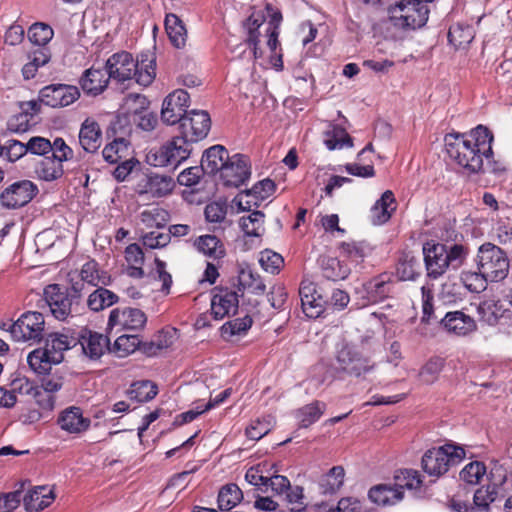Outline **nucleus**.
<instances>
[{
	"label": "nucleus",
	"instance_id": "58",
	"mask_svg": "<svg viewBox=\"0 0 512 512\" xmlns=\"http://www.w3.org/2000/svg\"><path fill=\"white\" fill-rule=\"evenodd\" d=\"M347 130H332V133L327 134L325 145L329 150H340L343 148H350L353 146V139Z\"/></svg>",
	"mask_w": 512,
	"mask_h": 512
},
{
	"label": "nucleus",
	"instance_id": "27",
	"mask_svg": "<svg viewBox=\"0 0 512 512\" xmlns=\"http://www.w3.org/2000/svg\"><path fill=\"white\" fill-rule=\"evenodd\" d=\"M60 428L68 433L78 434L90 427V419L83 416L79 407L71 406L63 410L57 419Z\"/></svg>",
	"mask_w": 512,
	"mask_h": 512
},
{
	"label": "nucleus",
	"instance_id": "15",
	"mask_svg": "<svg viewBox=\"0 0 512 512\" xmlns=\"http://www.w3.org/2000/svg\"><path fill=\"white\" fill-rule=\"evenodd\" d=\"M39 192L35 183L20 180L9 185L0 195L1 204L10 209L27 205Z\"/></svg>",
	"mask_w": 512,
	"mask_h": 512
},
{
	"label": "nucleus",
	"instance_id": "22",
	"mask_svg": "<svg viewBox=\"0 0 512 512\" xmlns=\"http://www.w3.org/2000/svg\"><path fill=\"white\" fill-rule=\"evenodd\" d=\"M175 187L174 179L168 175L151 173L145 175L136 186L139 195L160 198L169 195Z\"/></svg>",
	"mask_w": 512,
	"mask_h": 512
},
{
	"label": "nucleus",
	"instance_id": "60",
	"mask_svg": "<svg viewBox=\"0 0 512 512\" xmlns=\"http://www.w3.org/2000/svg\"><path fill=\"white\" fill-rule=\"evenodd\" d=\"M259 262L261 267L266 272H269L271 274H277L279 273L281 267L284 264V259L280 254L276 252H273L271 250H265L261 252Z\"/></svg>",
	"mask_w": 512,
	"mask_h": 512
},
{
	"label": "nucleus",
	"instance_id": "6",
	"mask_svg": "<svg viewBox=\"0 0 512 512\" xmlns=\"http://www.w3.org/2000/svg\"><path fill=\"white\" fill-rule=\"evenodd\" d=\"M135 100L139 101L140 109L121 114L107 112L96 117H88L80 128H127L133 125L136 128H155L158 123L157 115L144 107L147 103L146 97L136 95Z\"/></svg>",
	"mask_w": 512,
	"mask_h": 512
},
{
	"label": "nucleus",
	"instance_id": "10",
	"mask_svg": "<svg viewBox=\"0 0 512 512\" xmlns=\"http://www.w3.org/2000/svg\"><path fill=\"white\" fill-rule=\"evenodd\" d=\"M428 2L423 0H401L388 9L391 24L402 29H417L424 26L429 17Z\"/></svg>",
	"mask_w": 512,
	"mask_h": 512
},
{
	"label": "nucleus",
	"instance_id": "40",
	"mask_svg": "<svg viewBox=\"0 0 512 512\" xmlns=\"http://www.w3.org/2000/svg\"><path fill=\"white\" fill-rule=\"evenodd\" d=\"M131 144L129 140L124 137L115 138L111 143L107 144L103 151L104 159L112 164H116L122 159L130 155Z\"/></svg>",
	"mask_w": 512,
	"mask_h": 512
},
{
	"label": "nucleus",
	"instance_id": "38",
	"mask_svg": "<svg viewBox=\"0 0 512 512\" xmlns=\"http://www.w3.org/2000/svg\"><path fill=\"white\" fill-rule=\"evenodd\" d=\"M118 301V295L106 289V286H100L89 294L87 306L91 311L98 312L116 304Z\"/></svg>",
	"mask_w": 512,
	"mask_h": 512
},
{
	"label": "nucleus",
	"instance_id": "59",
	"mask_svg": "<svg viewBox=\"0 0 512 512\" xmlns=\"http://www.w3.org/2000/svg\"><path fill=\"white\" fill-rule=\"evenodd\" d=\"M265 22V15L262 11L253 12L244 22V27L247 30V42L260 41L259 28Z\"/></svg>",
	"mask_w": 512,
	"mask_h": 512
},
{
	"label": "nucleus",
	"instance_id": "46",
	"mask_svg": "<svg viewBox=\"0 0 512 512\" xmlns=\"http://www.w3.org/2000/svg\"><path fill=\"white\" fill-rule=\"evenodd\" d=\"M265 214L255 210L248 216H242L239 221L240 228L247 236L259 237L264 232Z\"/></svg>",
	"mask_w": 512,
	"mask_h": 512
},
{
	"label": "nucleus",
	"instance_id": "34",
	"mask_svg": "<svg viewBox=\"0 0 512 512\" xmlns=\"http://www.w3.org/2000/svg\"><path fill=\"white\" fill-rule=\"evenodd\" d=\"M396 208L397 204L393 192L386 190L372 207L373 222L375 224L386 223L391 218Z\"/></svg>",
	"mask_w": 512,
	"mask_h": 512
},
{
	"label": "nucleus",
	"instance_id": "21",
	"mask_svg": "<svg viewBox=\"0 0 512 512\" xmlns=\"http://www.w3.org/2000/svg\"><path fill=\"white\" fill-rule=\"evenodd\" d=\"M248 158L241 154L233 155L220 171L223 184L227 187H239L250 177Z\"/></svg>",
	"mask_w": 512,
	"mask_h": 512
},
{
	"label": "nucleus",
	"instance_id": "57",
	"mask_svg": "<svg viewBox=\"0 0 512 512\" xmlns=\"http://www.w3.org/2000/svg\"><path fill=\"white\" fill-rule=\"evenodd\" d=\"M486 473L483 462L473 461L468 463L460 472V478L467 484L476 485Z\"/></svg>",
	"mask_w": 512,
	"mask_h": 512
},
{
	"label": "nucleus",
	"instance_id": "61",
	"mask_svg": "<svg viewBox=\"0 0 512 512\" xmlns=\"http://www.w3.org/2000/svg\"><path fill=\"white\" fill-rule=\"evenodd\" d=\"M271 421L269 419L257 418L246 427L245 434L250 440H260L271 430Z\"/></svg>",
	"mask_w": 512,
	"mask_h": 512
},
{
	"label": "nucleus",
	"instance_id": "13",
	"mask_svg": "<svg viewBox=\"0 0 512 512\" xmlns=\"http://www.w3.org/2000/svg\"><path fill=\"white\" fill-rule=\"evenodd\" d=\"M70 291L82 296L92 287L109 286L112 283V276L103 270L95 259H89L81 269L70 274Z\"/></svg>",
	"mask_w": 512,
	"mask_h": 512
},
{
	"label": "nucleus",
	"instance_id": "3",
	"mask_svg": "<svg viewBox=\"0 0 512 512\" xmlns=\"http://www.w3.org/2000/svg\"><path fill=\"white\" fill-rule=\"evenodd\" d=\"M422 252L427 276L435 280L450 268L459 269L469 255V247L460 243L447 245L429 240L423 244Z\"/></svg>",
	"mask_w": 512,
	"mask_h": 512
},
{
	"label": "nucleus",
	"instance_id": "36",
	"mask_svg": "<svg viewBox=\"0 0 512 512\" xmlns=\"http://www.w3.org/2000/svg\"><path fill=\"white\" fill-rule=\"evenodd\" d=\"M321 272L325 279L336 282L345 280L351 270L344 261L336 257L324 256L321 258Z\"/></svg>",
	"mask_w": 512,
	"mask_h": 512
},
{
	"label": "nucleus",
	"instance_id": "35",
	"mask_svg": "<svg viewBox=\"0 0 512 512\" xmlns=\"http://www.w3.org/2000/svg\"><path fill=\"white\" fill-rule=\"evenodd\" d=\"M174 334L170 330L162 329L158 331L151 340L142 341L140 352L147 357L158 355L162 350L169 348L173 344Z\"/></svg>",
	"mask_w": 512,
	"mask_h": 512
},
{
	"label": "nucleus",
	"instance_id": "30",
	"mask_svg": "<svg viewBox=\"0 0 512 512\" xmlns=\"http://www.w3.org/2000/svg\"><path fill=\"white\" fill-rule=\"evenodd\" d=\"M109 79L105 70L92 67L84 71L80 86L86 94L97 96L106 89Z\"/></svg>",
	"mask_w": 512,
	"mask_h": 512
},
{
	"label": "nucleus",
	"instance_id": "19",
	"mask_svg": "<svg viewBox=\"0 0 512 512\" xmlns=\"http://www.w3.org/2000/svg\"><path fill=\"white\" fill-rule=\"evenodd\" d=\"M52 368L45 373H39L43 375L41 378V389L38 388L34 391V397L38 405L44 410H52L55 406L54 393L59 391L64 383V377L58 370L51 372Z\"/></svg>",
	"mask_w": 512,
	"mask_h": 512
},
{
	"label": "nucleus",
	"instance_id": "47",
	"mask_svg": "<svg viewBox=\"0 0 512 512\" xmlns=\"http://www.w3.org/2000/svg\"><path fill=\"white\" fill-rule=\"evenodd\" d=\"M238 285L253 294H263L266 289L262 278L251 269H242L238 275Z\"/></svg>",
	"mask_w": 512,
	"mask_h": 512
},
{
	"label": "nucleus",
	"instance_id": "12",
	"mask_svg": "<svg viewBox=\"0 0 512 512\" xmlns=\"http://www.w3.org/2000/svg\"><path fill=\"white\" fill-rule=\"evenodd\" d=\"M80 299L81 296L76 297V293H69L59 284H49L43 290V301L52 316L59 321H65L73 312H77Z\"/></svg>",
	"mask_w": 512,
	"mask_h": 512
},
{
	"label": "nucleus",
	"instance_id": "44",
	"mask_svg": "<svg viewBox=\"0 0 512 512\" xmlns=\"http://www.w3.org/2000/svg\"><path fill=\"white\" fill-rule=\"evenodd\" d=\"M158 393L156 384L149 380L134 382L127 391L130 400L144 403L152 400Z\"/></svg>",
	"mask_w": 512,
	"mask_h": 512
},
{
	"label": "nucleus",
	"instance_id": "26",
	"mask_svg": "<svg viewBox=\"0 0 512 512\" xmlns=\"http://www.w3.org/2000/svg\"><path fill=\"white\" fill-rule=\"evenodd\" d=\"M395 278L390 273H382L365 284L368 299L378 303L388 298L394 291Z\"/></svg>",
	"mask_w": 512,
	"mask_h": 512
},
{
	"label": "nucleus",
	"instance_id": "48",
	"mask_svg": "<svg viewBox=\"0 0 512 512\" xmlns=\"http://www.w3.org/2000/svg\"><path fill=\"white\" fill-rule=\"evenodd\" d=\"M418 267V260L414 256L405 253L398 260L396 274L399 280H414L419 275Z\"/></svg>",
	"mask_w": 512,
	"mask_h": 512
},
{
	"label": "nucleus",
	"instance_id": "32",
	"mask_svg": "<svg viewBox=\"0 0 512 512\" xmlns=\"http://www.w3.org/2000/svg\"><path fill=\"white\" fill-rule=\"evenodd\" d=\"M34 173L40 180L52 182L64 175L63 162L52 156H44L34 167Z\"/></svg>",
	"mask_w": 512,
	"mask_h": 512
},
{
	"label": "nucleus",
	"instance_id": "51",
	"mask_svg": "<svg viewBox=\"0 0 512 512\" xmlns=\"http://www.w3.org/2000/svg\"><path fill=\"white\" fill-rule=\"evenodd\" d=\"M211 117L205 110L187 111L180 122L179 128H210Z\"/></svg>",
	"mask_w": 512,
	"mask_h": 512
},
{
	"label": "nucleus",
	"instance_id": "20",
	"mask_svg": "<svg viewBox=\"0 0 512 512\" xmlns=\"http://www.w3.org/2000/svg\"><path fill=\"white\" fill-rule=\"evenodd\" d=\"M299 296L304 314L309 318H318L325 311L327 296L320 293L317 285L303 280L299 287Z\"/></svg>",
	"mask_w": 512,
	"mask_h": 512
},
{
	"label": "nucleus",
	"instance_id": "14",
	"mask_svg": "<svg viewBox=\"0 0 512 512\" xmlns=\"http://www.w3.org/2000/svg\"><path fill=\"white\" fill-rule=\"evenodd\" d=\"M146 323L147 316L141 309L117 307L110 311L107 329L115 334L122 331L139 332L145 328Z\"/></svg>",
	"mask_w": 512,
	"mask_h": 512
},
{
	"label": "nucleus",
	"instance_id": "52",
	"mask_svg": "<svg viewBox=\"0 0 512 512\" xmlns=\"http://www.w3.org/2000/svg\"><path fill=\"white\" fill-rule=\"evenodd\" d=\"M341 253L352 262L361 263L371 252L370 247L363 242H343L340 245Z\"/></svg>",
	"mask_w": 512,
	"mask_h": 512
},
{
	"label": "nucleus",
	"instance_id": "41",
	"mask_svg": "<svg viewBox=\"0 0 512 512\" xmlns=\"http://www.w3.org/2000/svg\"><path fill=\"white\" fill-rule=\"evenodd\" d=\"M165 29L171 43L176 48H181L186 43L187 31L182 20L175 14H167Z\"/></svg>",
	"mask_w": 512,
	"mask_h": 512
},
{
	"label": "nucleus",
	"instance_id": "37",
	"mask_svg": "<svg viewBox=\"0 0 512 512\" xmlns=\"http://www.w3.org/2000/svg\"><path fill=\"white\" fill-rule=\"evenodd\" d=\"M345 470L342 466H333L327 473L323 474L319 481V490L324 495L335 494L343 485Z\"/></svg>",
	"mask_w": 512,
	"mask_h": 512
},
{
	"label": "nucleus",
	"instance_id": "56",
	"mask_svg": "<svg viewBox=\"0 0 512 512\" xmlns=\"http://www.w3.org/2000/svg\"><path fill=\"white\" fill-rule=\"evenodd\" d=\"M79 143L87 153H95L102 145V130H79Z\"/></svg>",
	"mask_w": 512,
	"mask_h": 512
},
{
	"label": "nucleus",
	"instance_id": "45",
	"mask_svg": "<svg viewBox=\"0 0 512 512\" xmlns=\"http://www.w3.org/2000/svg\"><path fill=\"white\" fill-rule=\"evenodd\" d=\"M325 409L326 404L318 400L301 407L297 411V418L299 420L300 427L307 428L317 422L323 415Z\"/></svg>",
	"mask_w": 512,
	"mask_h": 512
},
{
	"label": "nucleus",
	"instance_id": "64",
	"mask_svg": "<svg viewBox=\"0 0 512 512\" xmlns=\"http://www.w3.org/2000/svg\"><path fill=\"white\" fill-rule=\"evenodd\" d=\"M51 148L50 139L41 136H33L26 142V149L34 155L46 156Z\"/></svg>",
	"mask_w": 512,
	"mask_h": 512
},
{
	"label": "nucleus",
	"instance_id": "43",
	"mask_svg": "<svg viewBox=\"0 0 512 512\" xmlns=\"http://www.w3.org/2000/svg\"><path fill=\"white\" fill-rule=\"evenodd\" d=\"M243 498V493L236 484L223 486L218 494V508L221 512H230Z\"/></svg>",
	"mask_w": 512,
	"mask_h": 512
},
{
	"label": "nucleus",
	"instance_id": "2",
	"mask_svg": "<svg viewBox=\"0 0 512 512\" xmlns=\"http://www.w3.org/2000/svg\"><path fill=\"white\" fill-rule=\"evenodd\" d=\"M105 71L109 78L118 82L135 78L136 82L144 87L150 85L156 76L154 59H149L148 54L142 53L140 58L134 61L132 55L126 51L110 56L106 61Z\"/></svg>",
	"mask_w": 512,
	"mask_h": 512
},
{
	"label": "nucleus",
	"instance_id": "18",
	"mask_svg": "<svg viewBox=\"0 0 512 512\" xmlns=\"http://www.w3.org/2000/svg\"><path fill=\"white\" fill-rule=\"evenodd\" d=\"M189 98V94L183 89H177L170 93L162 104V122L166 125L180 123L187 112Z\"/></svg>",
	"mask_w": 512,
	"mask_h": 512
},
{
	"label": "nucleus",
	"instance_id": "24",
	"mask_svg": "<svg viewBox=\"0 0 512 512\" xmlns=\"http://www.w3.org/2000/svg\"><path fill=\"white\" fill-rule=\"evenodd\" d=\"M194 249L210 261L223 263L227 251L224 242L214 234H204L193 241Z\"/></svg>",
	"mask_w": 512,
	"mask_h": 512
},
{
	"label": "nucleus",
	"instance_id": "55",
	"mask_svg": "<svg viewBox=\"0 0 512 512\" xmlns=\"http://www.w3.org/2000/svg\"><path fill=\"white\" fill-rule=\"evenodd\" d=\"M461 281L464 286L473 293L483 292L487 288L488 282H490L479 270H477V272H463L461 274Z\"/></svg>",
	"mask_w": 512,
	"mask_h": 512
},
{
	"label": "nucleus",
	"instance_id": "17",
	"mask_svg": "<svg viewBox=\"0 0 512 512\" xmlns=\"http://www.w3.org/2000/svg\"><path fill=\"white\" fill-rule=\"evenodd\" d=\"M239 307L238 293L228 287L217 286L213 289L211 314L214 319L221 320L236 314Z\"/></svg>",
	"mask_w": 512,
	"mask_h": 512
},
{
	"label": "nucleus",
	"instance_id": "11",
	"mask_svg": "<svg viewBox=\"0 0 512 512\" xmlns=\"http://www.w3.org/2000/svg\"><path fill=\"white\" fill-rule=\"evenodd\" d=\"M376 368V363L355 347L345 345L336 355L337 373L355 378H364Z\"/></svg>",
	"mask_w": 512,
	"mask_h": 512
},
{
	"label": "nucleus",
	"instance_id": "33",
	"mask_svg": "<svg viewBox=\"0 0 512 512\" xmlns=\"http://www.w3.org/2000/svg\"><path fill=\"white\" fill-rule=\"evenodd\" d=\"M124 257L127 262L126 274L134 279H142L145 276V257L141 247L137 243L129 244L125 248Z\"/></svg>",
	"mask_w": 512,
	"mask_h": 512
},
{
	"label": "nucleus",
	"instance_id": "54",
	"mask_svg": "<svg viewBox=\"0 0 512 512\" xmlns=\"http://www.w3.org/2000/svg\"><path fill=\"white\" fill-rule=\"evenodd\" d=\"M22 112L17 117L18 123L15 128H32L37 124L35 118L40 109V104L36 101L23 103Z\"/></svg>",
	"mask_w": 512,
	"mask_h": 512
},
{
	"label": "nucleus",
	"instance_id": "28",
	"mask_svg": "<svg viewBox=\"0 0 512 512\" xmlns=\"http://www.w3.org/2000/svg\"><path fill=\"white\" fill-rule=\"evenodd\" d=\"M229 153L222 145H214L206 149L202 155L201 168L205 174L215 175L222 170L228 162Z\"/></svg>",
	"mask_w": 512,
	"mask_h": 512
},
{
	"label": "nucleus",
	"instance_id": "42",
	"mask_svg": "<svg viewBox=\"0 0 512 512\" xmlns=\"http://www.w3.org/2000/svg\"><path fill=\"white\" fill-rule=\"evenodd\" d=\"M274 469V464L263 461L250 467L245 474L246 481L258 487L261 491L267 492V479L271 470Z\"/></svg>",
	"mask_w": 512,
	"mask_h": 512
},
{
	"label": "nucleus",
	"instance_id": "63",
	"mask_svg": "<svg viewBox=\"0 0 512 512\" xmlns=\"http://www.w3.org/2000/svg\"><path fill=\"white\" fill-rule=\"evenodd\" d=\"M51 153L54 159L60 160L61 162H67L74 158L73 149L66 143V141L61 137L54 138L51 141Z\"/></svg>",
	"mask_w": 512,
	"mask_h": 512
},
{
	"label": "nucleus",
	"instance_id": "39",
	"mask_svg": "<svg viewBox=\"0 0 512 512\" xmlns=\"http://www.w3.org/2000/svg\"><path fill=\"white\" fill-rule=\"evenodd\" d=\"M140 346L139 335L123 334L118 336L112 345L110 344L109 352L119 358H124L136 350L140 351Z\"/></svg>",
	"mask_w": 512,
	"mask_h": 512
},
{
	"label": "nucleus",
	"instance_id": "50",
	"mask_svg": "<svg viewBox=\"0 0 512 512\" xmlns=\"http://www.w3.org/2000/svg\"><path fill=\"white\" fill-rule=\"evenodd\" d=\"M53 29L45 23L36 22L28 29V39L38 47L46 46L53 38Z\"/></svg>",
	"mask_w": 512,
	"mask_h": 512
},
{
	"label": "nucleus",
	"instance_id": "4",
	"mask_svg": "<svg viewBox=\"0 0 512 512\" xmlns=\"http://www.w3.org/2000/svg\"><path fill=\"white\" fill-rule=\"evenodd\" d=\"M79 342L76 333L69 329L61 332H51L45 338V346L37 348L27 356V362L35 373H45L52 365L61 363L64 352L74 348Z\"/></svg>",
	"mask_w": 512,
	"mask_h": 512
},
{
	"label": "nucleus",
	"instance_id": "1",
	"mask_svg": "<svg viewBox=\"0 0 512 512\" xmlns=\"http://www.w3.org/2000/svg\"><path fill=\"white\" fill-rule=\"evenodd\" d=\"M494 136L492 130H453L444 137L449 157L471 173L483 167V156L492 153Z\"/></svg>",
	"mask_w": 512,
	"mask_h": 512
},
{
	"label": "nucleus",
	"instance_id": "62",
	"mask_svg": "<svg viewBox=\"0 0 512 512\" xmlns=\"http://www.w3.org/2000/svg\"><path fill=\"white\" fill-rule=\"evenodd\" d=\"M168 212L162 208L154 207L141 213V221L147 227H161L167 221Z\"/></svg>",
	"mask_w": 512,
	"mask_h": 512
},
{
	"label": "nucleus",
	"instance_id": "49",
	"mask_svg": "<svg viewBox=\"0 0 512 512\" xmlns=\"http://www.w3.org/2000/svg\"><path fill=\"white\" fill-rule=\"evenodd\" d=\"M445 359L439 356L431 357L420 369L419 378L425 384L434 383L444 368Z\"/></svg>",
	"mask_w": 512,
	"mask_h": 512
},
{
	"label": "nucleus",
	"instance_id": "9",
	"mask_svg": "<svg viewBox=\"0 0 512 512\" xmlns=\"http://www.w3.org/2000/svg\"><path fill=\"white\" fill-rule=\"evenodd\" d=\"M475 262L477 270L491 283L501 282L509 274L510 260L507 252L491 242L479 246Z\"/></svg>",
	"mask_w": 512,
	"mask_h": 512
},
{
	"label": "nucleus",
	"instance_id": "5",
	"mask_svg": "<svg viewBox=\"0 0 512 512\" xmlns=\"http://www.w3.org/2000/svg\"><path fill=\"white\" fill-rule=\"evenodd\" d=\"M208 131L182 130L181 135L173 137L159 149L150 150L147 154V162L155 167L178 166L190 157L193 144L205 139Z\"/></svg>",
	"mask_w": 512,
	"mask_h": 512
},
{
	"label": "nucleus",
	"instance_id": "16",
	"mask_svg": "<svg viewBox=\"0 0 512 512\" xmlns=\"http://www.w3.org/2000/svg\"><path fill=\"white\" fill-rule=\"evenodd\" d=\"M79 97V89L76 86L66 84H51L39 91L40 103L52 108L69 106Z\"/></svg>",
	"mask_w": 512,
	"mask_h": 512
},
{
	"label": "nucleus",
	"instance_id": "7",
	"mask_svg": "<svg viewBox=\"0 0 512 512\" xmlns=\"http://www.w3.org/2000/svg\"><path fill=\"white\" fill-rule=\"evenodd\" d=\"M465 456L463 447L445 443L425 451L421 458V468L425 474L436 480L445 475L451 467L460 464Z\"/></svg>",
	"mask_w": 512,
	"mask_h": 512
},
{
	"label": "nucleus",
	"instance_id": "53",
	"mask_svg": "<svg viewBox=\"0 0 512 512\" xmlns=\"http://www.w3.org/2000/svg\"><path fill=\"white\" fill-rule=\"evenodd\" d=\"M473 40L472 28L456 24L450 27L448 31V41L455 48L467 46Z\"/></svg>",
	"mask_w": 512,
	"mask_h": 512
},
{
	"label": "nucleus",
	"instance_id": "31",
	"mask_svg": "<svg viewBox=\"0 0 512 512\" xmlns=\"http://www.w3.org/2000/svg\"><path fill=\"white\" fill-rule=\"evenodd\" d=\"M55 499L53 490L47 486H38L23 496V505L29 512H37L48 507Z\"/></svg>",
	"mask_w": 512,
	"mask_h": 512
},
{
	"label": "nucleus",
	"instance_id": "25",
	"mask_svg": "<svg viewBox=\"0 0 512 512\" xmlns=\"http://www.w3.org/2000/svg\"><path fill=\"white\" fill-rule=\"evenodd\" d=\"M440 323L448 333L456 336H467L477 329L475 320L458 310L447 312Z\"/></svg>",
	"mask_w": 512,
	"mask_h": 512
},
{
	"label": "nucleus",
	"instance_id": "29",
	"mask_svg": "<svg viewBox=\"0 0 512 512\" xmlns=\"http://www.w3.org/2000/svg\"><path fill=\"white\" fill-rule=\"evenodd\" d=\"M404 486L379 484L372 487L368 492L369 499L377 505H393L402 500Z\"/></svg>",
	"mask_w": 512,
	"mask_h": 512
},
{
	"label": "nucleus",
	"instance_id": "8",
	"mask_svg": "<svg viewBox=\"0 0 512 512\" xmlns=\"http://www.w3.org/2000/svg\"><path fill=\"white\" fill-rule=\"evenodd\" d=\"M0 329L8 332L15 342L34 345L44 339L45 319L40 312L26 311L13 322H0Z\"/></svg>",
	"mask_w": 512,
	"mask_h": 512
},
{
	"label": "nucleus",
	"instance_id": "23",
	"mask_svg": "<svg viewBox=\"0 0 512 512\" xmlns=\"http://www.w3.org/2000/svg\"><path fill=\"white\" fill-rule=\"evenodd\" d=\"M76 336L79 338L78 344L81 345L84 354L90 359H99L105 351H109L110 340L101 333L82 328Z\"/></svg>",
	"mask_w": 512,
	"mask_h": 512
}]
</instances>
